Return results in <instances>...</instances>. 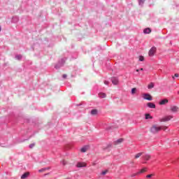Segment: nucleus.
<instances>
[{
	"mask_svg": "<svg viewBox=\"0 0 179 179\" xmlns=\"http://www.w3.org/2000/svg\"><path fill=\"white\" fill-rule=\"evenodd\" d=\"M159 131H162V127L157 124L152 125L150 128V132L152 134H157Z\"/></svg>",
	"mask_w": 179,
	"mask_h": 179,
	"instance_id": "1",
	"label": "nucleus"
},
{
	"mask_svg": "<svg viewBox=\"0 0 179 179\" xmlns=\"http://www.w3.org/2000/svg\"><path fill=\"white\" fill-rule=\"evenodd\" d=\"M156 47H152L151 48V49L149 50L148 52V55L149 57H153V55H155V54H156Z\"/></svg>",
	"mask_w": 179,
	"mask_h": 179,
	"instance_id": "2",
	"label": "nucleus"
},
{
	"mask_svg": "<svg viewBox=\"0 0 179 179\" xmlns=\"http://www.w3.org/2000/svg\"><path fill=\"white\" fill-rule=\"evenodd\" d=\"M171 118H173V116L171 115L165 116L161 119V122H167V121H170Z\"/></svg>",
	"mask_w": 179,
	"mask_h": 179,
	"instance_id": "3",
	"label": "nucleus"
},
{
	"mask_svg": "<svg viewBox=\"0 0 179 179\" xmlns=\"http://www.w3.org/2000/svg\"><path fill=\"white\" fill-rule=\"evenodd\" d=\"M143 99L145 100H148L149 101H151V100H152V96L149 94H144Z\"/></svg>",
	"mask_w": 179,
	"mask_h": 179,
	"instance_id": "4",
	"label": "nucleus"
},
{
	"mask_svg": "<svg viewBox=\"0 0 179 179\" xmlns=\"http://www.w3.org/2000/svg\"><path fill=\"white\" fill-rule=\"evenodd\" d=\"M171 111H172V113H178L179 111L178 106H171Z\"/></svg>",
	"mask_w": 179,
	"mask_h": 179,
	"instance_id": "5",
	"label": "nucleus"
},
{
	"mask_svg": "<svg viewBox=\"0 0 179 179\" xmlns=\"http://www.w3.org/2000/svg\"><path fill=\"white\" fill-rule=\"evenodd\" d=\"M146 178H151V179H157V176L155 173H151L146 176Z\"/></svg>",
	"mask_w": 179,
	"mask_h": 179,
	"instance_id": "6",
	"label": "nucleus"
},
{
	"mask_svg": "<svg viewBox=\"0 0 179 179\" xmlns=\"http://www.w3.org/2000/svg\"><path fill=\"white\" fill-rule=\"evenodd\" d=\"M86 166H87V164H86V162H78L77 164V167H86Z\"/></svg>",
	"mask_w": 179,
	"mask_h": 179,
	"instance_id": "7",
	"label": "nucleus"
},
{
	"mask_svg": "<svg viewBox=\"0 0 179 179\" xmlns=\"http://www.w3.org/2000/svg\"><path fill=\"white\" fill-rule=\"evenodd\" d=\"M147 106L149 107V108H156V105L152 102L148 103Z\"/></svg>",
	"mask_w": 179,
	"mask_h": 179,
	"instance_id": "8",
	"label": "nucleus"
},
{
	"mask_svg": "<svg viewBox=\"0 0 179 179\" xmlns=\"http://www.w3.org/2000/svg\"><path fill=\"white\" fill-rule=\"evenodd\" d=\"M122 142H124V139L123 138H119L117 141H115L114 142L115 145H120V143H122Z\"/></svg>",
	"mask_w": 179,
	"mask_h": 179,
	"instance_id": "9",
	"label": "nucleus"
},
{
	"mask_svg": "<svg viewBox=\"0 0 179 179\" xmlns=\"http://www.w3.org/2000/svg\"><path fill=\"white\" fill-rule=\"evenodd\" d=\"M167 103H169L168 99H163L159 102V105L160 106H164V104H167Z\"/></svg>",
	"mask_w": 179,
	"mask_h": 179,
	"instance_id": "10",
	"label": "nucleus"
},
{
	"mask_svg": "<svg viewBox=\"0 0 179 179\" xmlns=\"http://www.w3.org/2000/svg\"><path fill=\"white\" fill-rule=\"evenodd\" d=\"M143 33H145V34H150V33H152V29H150V28H146L143 30Z\"/></svg>",
	"mask_w": 179,
	"mask_h": 179,
	"instance_id": "11",
	"label": "nucleus"
},
{
	"mask_svg": "<svg viewBox=\"0 0 179 179\" xmlns=\"http://www.w3.org/2000/svg\"><path fill=\"white\" fill-rule=\"evenodd\" d=\"M112 83H113L114 85H118L119 80L118 78H112Z\"/></svg>",
	"mask_w": 179,
	"mask_h": 179,
	"instance_id": "12",
	"label": "nucleus"
},
{
	"mask_svg": "<svg viewBox=\"0 0 179 179\" xmlns=\"http://www.w3.org/2000/svg\"><path fill=\"white\" fill-rule=\"evenodd\" d=\"M29 176H30V173L26 172V173H24L21 176V178H22V179H26V178H27V177H28Z\"/></svg>",
	"mask_w": 179,
	"mask_h": 179,
	"instance_id": "13",
	"label": "nucleus"
},
{
	"mask_svg": "<svg viewBox=\"0 0 179 179\" xmlns=\"http://www.w3.org/2000/svg\"><path fill=\"white\" fill-rule=\"evenodd\" d=\"M99 111L97 110V109H93L91 110V115H97Z\"/></svg>",
	"mask_w": 179,
	"mask_h": 179,
	"instance_id": "14",
	"label": "nucleus"
},
{
	"mask_svg": "<svg viewBox=\"0 0 179 179\" xmlns=\"http://www.w3.org/2000/svg\"><path fill=\"white\" fill-rule=\"evenodd\" d=\"M50 170V168H43L41 169H40L38 171L39 173H45V171Z\"/></svg>",
	"mask_w": 179,
	"mask_h": 179,
	"instance_id": "15",
	"label": "nucleus"
},
{
	"mask_svg": "<svg viewBox=\"0 0 179 179\" xmlns=\"http://www.w3.org/2000/svg\"><path fill=\"white\" fill-rule=\"evenodd\" d=\"M99 96L101 99H106L107 97V95L104 93H99Z\"/></svg>",
	"mask_w": 179,
	"mask_h": 179,
	"instance_id": "16",
	"label": "nucleus"
},
{
	"mask_svg": "<svg viewBox=\"0 0 179 179\" xmlns=\"http://www.w3.org/2000/svg\"><path fill=\"white\" fill-rule=\"evenodd\" d=\"M87 149H89V147L85 146V147L81 148L80 150H81V152H82L83 153H85V152H87Z\"/></svg>",
	"mask_w": 179,
	"mask_h": 179,
	"instance_id": "17",
	"label": "nucleus"
},
{
	"mask_svg": "<svg viewBox=\"0 0 179 179\" xmlns=\"http://www.w3.org/2000/svg\"><path fill=\"white\" fill-rule=\"evenodd\" d=\"M152 118H153V117H152L150 114L149 113L145 114V120H152Z\"/></svg>",
	"mask_w": 179,
	"mask_h": 179,
	"instance_id": "18",
	"label": "nucleus"
},
{
	"mask_svg": "<svg viewBox=\"0 0 179 179\" xmlns=\"http://www.w3.org/2000/svg\"><path fill=\"white\" fill-rule=\"evenodd\" d=\"M153 87H155V83H150L148 85V89H153Z\"/></svg>",
	"mask_w": 179,
	"mask_h": 179,
	"instance_id": "19",
	"label": "nucleus"
},
{
	"mask_svg": "<svg viewBox=\"0 0 179 179\" xmlns=\"http://www.w3.org/2000/svg\"><path fill=\"white\" fill-rule=\"evenodd\" d=\"M142 155H143V152H138V154H136L135 155V159H139V157H141V156H142Z\"/></svg>",
	"mask_w": 179,
	"mask_h": 179,
	"instance_id": "20",
	"label": "nucleus"
},
{
	"mask_svg": "<svg viewBox=\"0 0 179 179\" xmlns=\"http://www.w3.org/2000/svg\"><path fill=\"white\" fill-rule=\"evenodd\" d=\"M148 169L146 168H143V169H141L138 173V174H142V173H145V171H147Z\"/></svg>",
	"mask_w": 179,
	"mask_h": 179,
	"instance_id": "21",
	"label": "nucleus"
},
{
	"mask_svg": "<svg viewBox=\"0 0 179 179\" xmlns=\"http://www.w3.org/2000/svg\"><path fill=\"white\" fill-rule=\"evenodd\" d=\"M139 174L138 173H133L129 176V178H134V177H136Z\"/></svg>",
	"mask_w": 179,
	"mask_h": 179,
	"instance_id": "22",
	"label": "nucleus"
},
{
	"mask_svg": "<svg viewBox=\"0 0 179 179\" xmlns=\"http://www.w3.org/2000/svg\"><path fill=\"white\" fill-rule=\"evenodd\" d=\"M136 93V88H132L131 89V94H135Z\"/></svg>",
	"mask_w": 179,
	"mask_h": 179,
	"instance_id": "23",
	"label": "nucleus"
},
{
	"mask_svg": "<svg viewBox=\"0 0 179 179\" xmlns=\"http://www.w3.org/2000/svg\"><path fill=\"white\" fill-rule=\"evenodd\" d=\"M144 159L145 160H149L150 159V155H146L145 157H144Z\"/></svg>",
	"mask_w": 179,
	"mask_h": 179,
	"instance_id": "24",
	"label": "nucleus"
},
{
	"mask_svg": "<svg viewBox=\"0 0 179 179\" xmlns=\"http://www.w3.org/2000/svg\"><path fill=\"white\" fill-rule=\"evenodd\" d=\"M36 146V143H31L29 145V148L30 149H33V148H34Z\"/></svg>",
	"mask_w": 179,
	"mask_h": 179,
	"instance_id": "25",
	"label": "nucleus"
},
{
	"mask_svg": "<svg viewBox=\"0 0 179 179\" xmlns=\"http://www.w3.org/2000/svg\"><path fill=\"white\" fill-rule=\"evenodd\" d=\"M108 173V171L106 170V171H102L101 174H102V176H106V174Z\"/></svg>",
	"mask_w": 179,
	"mask_h": 179,
	"instance_id": "26",
	"label": "nucleus"
},
{
	"mask_svg": "<svg viewBox=\"0 0 179 179\" xmlns=\"http://www.w3.org/2000/svg\"><path fill=\"white\" fill-rule=\"evenodd\" d=\"M139 61H141V62L145 61V57H143V56H140L139 57Z\"/></svg>",
	"mask_w": 179,
	"mask_h": 179,
	"instance_id": "27",
	"label": "nucleus"
},
{
	"mask_svg": "<svg viewBox=\"0 0 179 179\" xmlns=\"http://www.w3.org/2000/svg\"><path fill=\"white\" fill-rule=\"evenodd\" d=\"M161 127V130L163 129L164 131H166V129H167V127L166 126H160Z\"/></svg>",
	"mask_w": 179,
	"mask_h": 179,
	"instance_id": "28",
	"label": "nucleus"
},
{
	"mask_svg": "<svg viewBox=\"0 0 179 179\" xmlns=\"http://www.w3.org/2000/svg\"><path fill=\"white\" fill-rule=\"evenodd\" d=\"M143 2H145V0H139L140 5H141V3H143Z\"/></svg>",
	"mask_w": 179,
	"mask_h": 179,
	"instance_id": "29",
	"label": "nucleus"
},
{
	"mask_svg": "<svg viewBox=\"0 0 179 179\" xmlns=\"http://www.w3.org/2000/svg\"><path fill=\"white\" fill-rule=\"evenodd\" d=\"M66 77H67L66 74H64V75L62 76V78H63L64 79H66Z\"/></svg>",
	"mask_w": 179,
	"mask_h": 179,
	"instance_id": "30",
	"label": "nucleus"
},
{
	"mask_svg": "<svg viewBox=\"0 0 179 179\" xmlns=\"http://www.w3.org/2000/svg\"><path fill=\"white\" fill-rule=\"evenodd\" d=\"M62 163V164H63L64 166H65V165L66 164V162H65V160H63Z\"/></svg>",
	"mask_w": 179,
	"mask_h": 179,
	"instance_id": "31",
	"label": "nucleus"
},
{
	"mask_svg": "<svg viewBox=\"0 0 179 179\" xmlns=\"http://www.w3.org/2000/svg\"><path fill=\"white\" fill-rule=\"evenodd\" d=\"M16 58H17V59H20V58H22V56L20 55V56H16Z\"/></svg>",
	"mask_w": 179,
	"mask_h": 179,
	"instance_id": "32",
	"label": "nucleus"
},
{
	"mask_svg": "<svg viewBox=\"0 0 179 179\" xmlns=\"http://www.w3.org/2000/svg\"><path fill=\"white\" fill-rule=\"evenodd\" d=\"M174 76H175V78H178L179 75H178V73H176V74L174 75Z\"/></svg>",
	"mask_w": 179,
	"mask_h": 179,
	"instance_id": "33",
	"label": "nucleus"
},
{
	"mask_svg": "<svg viewBox=\"0 0 179 179\" xmlns=\"http://www.w3.org/2000/svg\"><path fill=\"white\" fill-rule=\"evenodd\" d=\"M104 84H105V85H108V81H105V82H104Z\"/></svg>",
	"mask_w": 179,
	"mask_h": 179,
	"instance_id": "34",
	"label": "nucleus"
},
{
	"mask_svg": "<svg viewBox=\"0 0 179 179\" xmlns=\"http://www.w3.org/2000/svg\"><path fill=\"white\" fill-rule=\"evenodd\" d=\"M140 71H143V68H141V69H140Z\"/></svg>",
	"mask_w": 179,
	"mask_h": 179,
	"instance_id": "35",
	"label": "nucleus"
},
{
	"mask_svg": "<svg viewBox=\"0 0 179 179\" xmlns=\"http://www.w3.org/2000/svg\"><path fill=\"white\" fill-rule=\"evenodd\" d=\"M136 72H138L139 69H136Z\"/></svg>",
	"mask_w": 179,
	"mask_h": 179,
	"instance_id": "36",
	"label": "nucleus"
},
{
	"mask_svg": "<svg viewBox=\"0 0 179 179\" xmlns=\"http://www.w3.org/2000/svg\"><path fill=\"white\" fill-rule=\"evenodd\" d=\"M178 94H179V91L178 92Z\"/></svg>",
	"mask_w": 179,
	"mask_h": 179,
	"instance_id": "37",
	"label": "nucleus"
},
{
	"mask_svg": "<svg viewBox=\"0 0 179 179\" xmlns=\"http://www.w3.org/2000/svg\"><path fill=\"white\" fill-rule=\"evenodd\" d=\"M173 79H174V76H173Z\"/></svg>",
	"mask_w": 179,
	"mask_h": 179,
	"instance_id": "38",
	"label": "nucleus"
},
{
	"mask_svg": "<svg viewBox=\"0 0 179 179\" xmlns=\"http://www.w3.org/2000/svg\"><path fill=\"white\" fill-rule=\"evenodd\" d=\"M0 31H1V27H0Z\"/></svg>",
	"mask_w": 179,
	"mask_h": 179,
	"instance_id": "39",
	"label": "nucleus"
}]
</instances>
